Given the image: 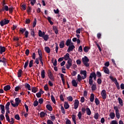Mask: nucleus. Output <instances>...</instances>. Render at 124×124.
I'll use <instances>...</instances> for the list:
<instances>
[{
	"label": "nucleus",
	"mask_w": 124,
	"mask_h": 124,
	"mask_svg": "<svg viewBox=\"0 0 124 124\" xmlns=\"http://www.w3.org/2000/svg\"><path fill=\"white\" fill-rule=\"evenodd\" d=\"M82 77H81V75H78V78L77 80L78 82H80V81H82Z\"/></svg>",
	"instance_id": "ea45409f"
},
{
	"label": "nucleus",
	"mask_w": 124,
	"mask_h": 124,
	"mask_svg": "<svg viewBox=\"0 0 124 124\" xmlns=\"http://www.w3.org/2000/svg\"><path fill=\"white\" fill-rule=\"evenodd\" d=\"M39 103L40 104H42L43 103V98H40L39 99Z\"/></svg>",
	"instance_id": "69168bd1"
},
{
	"label": "nucleus",
	"mask_w": 124,
	"mask_h": 124,
	"mask_svg": "<svg viewBox=\"0 0 124 124\" xmlns=\"http://www.w3.org/2000/svg\"><path fill=\"white\" fill-rule=\"evenodd\" d=\"M40 116L41 118H43V117H45V113H44V112L43 111H42L40 114Z\"/></svg>",
	"instance_id": "5fc2aeb1"
},
{
	"label": "nucleus",
	"mask_w": 124,
	"mask_h": 124,
	"mask_svg": "<svg viewBox=\"0 0 124 124\" xmlns=\"http://www.w3.org/2000/svg\"><path fill=\"white\" fill-rule=\"evenodd\" d=\"M0 107L1 108V113L2 114H4L5 113V110H4V105H0Z\"/></svg>",
	"instance_id": "f3484780"
},
{
	"label": "nucleus",
	"mask_w": 124,
	"mask_h": 124,
	"mask_svg": "<svg viewBox=\"0 0 124 124\" xmlns=\"http://www.w3.org/2000/svg\"><path fill=\"white\" fill-rule=\"evenodd\" d=\"M59 75H60V77L62 79V83L63 84V85L64 86V85H65V80L64 79V75H63V74H59Z\"/></svg>",
	"instance_id": "9d476101"
},
{
	"label": "nucleus",
	"mask_w": 124,
	"mask_h": 124,
	"mask_svg": "<svg viewBox=\"0 0 124 124\" xmlns=\"http://www.w3.org/2000/svg\"><path fill=\"white\" fill-rule=\"evenodd\" d=\"M109 116L111 119H114L115 117V114L114 112H110Z\"/></svg>",
	"instance_id": "a878e982"
},
{
	"label": "nucleus",
	"mask_w": 124,
	"mask_h": 124,
	"mask_svg": "<svg viewBox=\"0 0 124 124\" xmlns=\"http://www.w3.org/2000/svg\"><path fill=\"white\" fill-rule=\"evenodd\" d=\"M9 23V20H7L6 19H4V20H2L0 22V25L1 27H3L4 25H7Z\"/></svg>",
	"instance_id": "39448f33"
},
{
	"label": "nucleus",
	"mask_w": 124,
	"mask_h": 124,
	"mask_svg": "<svg viewBox=\"0 0 124 124\" xmlns=\"http://www.w3.org/2000/svg\"><path fill=\"white\" fill-rule=\"evenodd\" d=\"M67 63L65 65L66 68L68 69L69 68H70L71 66L72 65V60L71 59H69V60L67 61Z\"/></svg>",
	"instance_id": "0eeeda50"
},
{
	"label": "nucleus",
	"mask_w": 124,
	"mask_h": 124,
	"mask_svg": "<svg viewBox=\"0 0 124 124\" xmlns=\"http://www.w3.org/2000/svg\"><path fill=\"white\" fill-rule=\"evenodd\" d=\"M65 124H71V122L69 119L66 121Z\"/></svg>",
	"instance_id": "774afa93"
},
{
	"label": "nucleus",
	"mask_w": 124,
	"mask_h": 124,
	"mask_svg": "<svg viewBox=\"0 0 124 124\" xmlns=\"http://www.w3.org/2000/svg\"><path fill=\"white\" fill-rule=\"evenodd\" d=\"M67 99L68 100V101H73V97H72V96H69L68 97H67Z\"/></svg>",
	"instance_id": "4c0bfd02"
},
{
	"label": "nucleus",
	"mask_w": 124,
	"mask_h": 124,
	"mask_svg": "<svg viewBox=\"0 0 124 124\" xmlns=\"http://www.w3.org/2000/svg\"><path fill=\"white\" fill-rule=\"evenodd\" d=\"M53 31H54L56 34H58L59 31H58V28L57 27H56V26H54L53 27Z\"/></svg>",
	"instance_id": "e433bc0d"
},
{
	"label": "nucleus",
	"mask_w": 124,
	"mask_h": 124,
	"mask_svg": "<svg viewBox=\"0 0 124 124\" xmlns=\"http://www.w3.org/2000/svg\"><path fill=\"white\" fill-rule=\"evenodd\" d=\"M71 43V40L68 39L66 42V46H69V45Z\"/></svg>",
	"instance_id": "58836bf2"
},
{
	"label": "nucleus",
	"mask_w": 124,
	"mask_h": 124,
	"mask_svg": "<svg viewBox=\"0 0 124 124\" xmlns=\"http://www.w3.org/2000/svg\"><path fill=\"white\" fill-rule=\"evenodd\" d=\"M82 62L85 66L86 67H89L90 66V63H89V62H90V60L87 56H85L84 58H82Z\"/></svg>",
	"instance_id": "f03ea898"
},
{
	"label": "nucleus",
	"mask_w": 124,
	"mask_h": 124,
	"mask_svg": "<svg viewBox=\"0 0 124 124\" xmlns=\"http://www.w3.org/2000/svg\"><path fill=\"white\" fill-rule=\"evenodd\" d=\"M31 34L32 36L34 37V30H31Z\"/></svg>",
	"instance_id": "0e129e2a"
},
{
	"label": "nucleus",
	"mask_w": 124,
	"mask_h": 124,
	"mask_svg": "<svg viewBox=\"0 0 124 124\" xmlns=\"http://www.w3.org/2000/svg\"><path fill=\"white\" fill-rule=\"evenodd\" d=\"M104 72L106 74H109V69L107 67H103Z\"/></svg>",
	"instance_id": "aec40b11"
},
{
	"label": "nucleus",
	"mask_w": 124,
	"mask_h": 124,
	"mask_svg": "<svg viewBox=\"0 0 124 124\" xmlns=\"http://www.w3.org/2000/svg\"><path fill=\"white\" fill-rule=\"evenodd\" d=\"M19 31L21 34H23L26 31V28H20Z\"/></svg>",
	"instance_id": "c9c22d12"
},
{
	"label": "nucleus",
	"mask_w": 124,
	"mask_h": 124,
	"mask_svg": "<svg viewBox=\"0 0 124 124\" xmlns=\"http://www.w3.org/2000/svg\"><path fill=\"white\" fill-rule=\"evenodd\" d=\"M32 26L33 28H34L36 26V18H34Z\"/></svg>",
	"instance_id": "4d7b16f0"
},
{
	"label": "nucleus",
	"mask_w": 124,
	"mask_h": 124,
	"mask_svg": "<svg viewBox=\"0 0 124 124\" xmlns=\"http://www.w3.org/2000/svg\"><path fill=\"white\" fill-rule=\"evenodd\" d=\"M60 48H61V49H62L63 47H64V41H62L60 42V44L59 45Z\"/></svg>",
	"instance_id": "b1692460"
},
{
	"label": "nucleus",
	"mask_w": 124,
	"mask_h": 124,
	"mask_svg": "<svg viewBox=\"0 0 124 124\" xmlns=\"http://www.w3.org/2000/svg\"><path fill=\"white\" fill-rule=\"evenodd\" d=\"M43 38H44V39L45 41H47V40H48V39H49V35H44V36H43Z\"/></svg>",
	"instance_id": "f704fd0d"
},
{
	"label": "nucleus",
	"mask_w": 124,
	"mask_h": 124,
	"mask_svg": "<svg viewBox=\"0 0 124 124\" xmlns=\"http://www.w3.org/2000/svg\"><path fill=\"white\" fill-rule=\"evenodd\" d=\"M41 77L43 79L45 78V71L44 70H43L41 72Z\"/></svg>",
	"instance_id": "7c9ffc66"
},
{
	"label": "nucleus",
	"mask_w": 124,
	"mask_h": 124,
	"mask_svg": "<svg viewBox=\"0 0 124 124\" xmlns=\"http://www.w3.org/2000/svg\"><path fill=\"white\" fill-rule=\"evenodd\" d=\"M80 74L81 75H83V76L82 77V79L84 80L87 78V71H80Z\"/></svg>",
	"instance_id": "423d86ee"
},
{
	"label": "nucleus",
	"mask_w": 124,
	"mask_h": 124,
	"mask_svg": "<svg viewBox=\"0 0 124 124\" xmlns=\"http://www.w3.org/2000/svg\"><path fill=\"white\" fill-rule=\"evenodd\" d=\"M83 50L84 51V52H85V53L89 52V47L88 46L84 47L83 48Z\"/></svg>",
	"instance_id": "49530a36"
},
{
	"label": "nucleus",
	"mask_w": 124,
	"mask_h": 124,
	"mask_svg": "<svg viewBox=\"0 0 124 124\" xmlns=\"http://www.w3.org/2000/svg\"><path fill=\"white\" fill-rule=\"evenodd\" d=\"M94 100V94L93 93H92L90 96V101L91 102H93Z\"/></svg>",
	"instance_id": "393cba45"
},
{
	"label": "nucleus",
	"mask_w": 124,
	"mask_h": 124,
	"mask_svg": "<svg viewBox=\"0 0 124 124\" xmlns=\"http://www.w3.org/2000/svg\"><path fill=\"white\" fill-rule=\"evenodd\" d=\"M72 85L73 87H75V88H77L78 86V83L76 82V80L75 79H73L72 81Z\"/></svg>",
	"instance_id": "6ab92c4d"
},
{
	"label": "nucleus",
	"mask_w": 124,
	"mask_h": 124,
	"mask_svg": "<svg viewBox=\"0 0 124 124\" xmlns=\"http://www.w3.org/2000/svg\"><path fill=\"white\" fill-rule=\"evenodd\" d=\"M90 76H91L92 77V79H93H93L95 81V80H96V75L95 74V73H94L93 72L91 73L90 74Z\"/></svg>",
	"instance_id": "dca6fc26"
},
{
	"label": "nucleus",
	"mask_w": 124,
	"mask_h": 124,
	"mask_svg": "<svg viewBox=\"0 0 124 124\" xmlns=\"http://www.w3.org/2000/svg\"><path fill=\"white\" fill-rule=\"evenodd\" d=\"M114 109L115 110V114L116 116V118L118 119L120 118V113H119V109L118 107L115 106L114 107Z\"/></svg>",
	"instance_id": "20e7f679"
},
{
	"label": "nucleus",
	"mask_w": 124,
	"mask_h": 124,
	"mask_svg": "<svg viewBox=\"0 0 124 124\" xmlns=\"http://www.w3.org/2000/svg\"><path fill=\"white\" fill-rule=\"evenodd\" d=\"M55 45H56L55 51H56V53L58 54V51L59 50V46H58V44L57 43H55Z\"/></svg>",
	"instance_id": "6e6d98bb"
},
{
	"label": "nucleus",
	"mask_w": 124,
	"mask_h": 124,
	"mask_svg": "<svg viewBox=\"0 0 124 124\" xmlns=\"http://www.w3.org/2000/svg\"><path fill=\"white\" fill-rule=\"evenodd\" d=\"M74 48H75V46H74V45L69 46L67 49L68 53L73 51V49H74Z\"/></svg>",
	"instance_id": "f8f14e48"
},
{
	"label": "nucleus",
	"mask_w": 124,
	"mask_h": 124,
	"mask_svg": "<svg viewBox=\"0 0 124 124\" xmlns=\"http://www.w3.org/2000/svg\"><path fill=\"white\" fill-rule=\"evenodd\" d=\"M86 110L87 114L88 115V116H91L92 114V111H91V109H90V108H86Z\"/></svg>",
	"instance_id": "412c9836"
},
{
	"label": "nucleus",
	"mask_w": 124,
	"mask_h": 124,
	"mask_svg": "<svg viewBox=\"0 0 124 124\" xmlns=\"http://www.w3.org/2000/svg\"><path fill=\"white\" fill-rule=\"evenodd\" d=\"M45 50L46 52V53H47V54L50 53V52L51 51V49H50V48L48 46L45 47Z\"/></svg>",
	"instance_id": "cd10ccee"
},
{
	"label": "nucleus",
	"mask_w": 124,
	"mask_h": 124,
	"mask_svg": "<svg viewBox=\"0 0 124 124\" xmlns=\"http://www.w3.org/2000/svg\"><path fill=\"white\" fill-rule=\"evenodd\" d=\"M46 107L47 109L49 110V111H52L53 110V108H52V106L50 105H47Z\"/></svg>",
	"instance_id": "473e14b6"
},
{
	"label": "nucleus",
	"mask_w": 124,
	"mask_h": 124,
	"mask_svg": "<svg viewBox=\"0 0 124 124\" xmlns=\"http://www.w3.org/2000/svg\"><path fill=\"white\" fill-rule=\"evenodd\" d=\"M51 99L53 103H56V100L55 99V97H54L53 95H51Z\"/></svg>",
	"instance_id": "a18cd8bd"
},
{
	"label": "nucleus",
	"mask_w": 124,
	"mask_h": 124,
	"mask_svg": "<svg viewBox=\"0 0 124 124\" xmlns=\"http://www.w3.org/2000/svg\"><path fill=\"white\" fill-rule=\"evenodd\" d=\"M38 90L37 89V88L36 87H33L32 88H31V92L32 93H35L37 92H38Z\"/></svg>",
	"instance_id": "72a5a7b5"
},
{
	"label": "nucleus",
	"mask_w": 124,
	"mask_h": 124,
	"mask_svg": "<svg viewBox=\"0 0 124 124\" xmlns=\"http://www.w3.org/2000/svg\"><path fill=\"white\" fill-rule=\"evenodd\" d=\"M110 124H118V123L116 120H112Z\"/></svg>",
	"instance_id": "e2e57ef3"
},
{
	"label": "nucleus",
	"mask_w": 124,
	"mask_h": 124,
	"mask_svg": "<svg viewBox=\"0 0 124 124\" xmlns=\"http://www.w3.org/2000/svg\"><path fill=\"white\" fill-rule=\"evenodd\" d=\"M99 117V116L98 113H96L95 114V115H94V119H95V120H98Z\"/></svg>",
	"instance_id": "3c124183"
},
{
	"label": "nucleus",
	"mask_w": 124,
	"mask_h": 124,
	"mask_svg": "<svg viewBox=\"0 0 124 124\" xmlns=\"http://www.w3.org/2000/svg\"><path fill=\"white\" fill-rule=\"evenodd\" d=\"M25 87L26 88V89H28L29 91H31V85H30V84H29L28 83H27L25 85Z\"/></svg>",
	"instance_id": "c03bdc74"
},
{
	"label": "nucleus",
	"mask_w": 124,
	"mask_h": 124,
	"mask_svg": "<svg viewBox=\"0 0 124 124\" xmlns=\"http://www.w3.org/2000/svg\"><path fill=\"white\" fill-rule=\"evenodd\" d=\"M28 65H29V60H27V61L25 62L24 64V69H26L27 67H28Z\"/></svg>",
	"instance_id": "79ce46f5"
},
{
	"label": "nucleus",
	"mask_w": 124,
	"mask_h": 124,
	"mask_svg": "<svg viewBox=\"0 0 124 124\" xmlns=\"http://www.w3.org/2000/svg\"><path fill=\"white\" fill-rule=\"evenodd\" d=\"M10 89H11L10 85H7L4 87V91H5V92H7V91H9Z\"/></svg>",
	"instance_id": "5701e85b"
},
{
	"label": "nucleus",
	"mask_w": 124,
	"mask_h": 124,
	"mask_svg": "<svg viewBox=\"0 0 124 124\" xmlns=\"http://www.w3.org/2000/svg\"><path fill=\"white\" fill-rule=\"evenodd\" d=\"M63 58L64 59V60H65V61H68V60H69V59H71L69 58V53H66L65 55L64 56V57H63Z\"/></svg>",
	"instance_id": "a211bd4d"
},
{
	"label": "nucleus",
	"mask_w": 124,
	"mask_h": 124,
	"mask_svg": "<svg viewBox=\"0 0 124 124\" xmlns=\"http://www.w3.org/2000/svg\"><path fill=\"white\" fill-rule=\"evenodd\" d=\"M95 103L96 104V105H99V100H98V99L97 98H96L95 99Z\"/></svg>",
	"instance_id": "8fccbe9b"
},
{
	"label": "nucleus",
	"mask_w": 124,
	"mask_h": 124,
	"mask_svg": "<svg viewBox=\"0 0 124 124\" xmlns=\"http://www.w3.org/2000/svg\"><path fill=\"white\" fill-rule=\"evenodd\" d=\"M93 77H92V76H89V84L91 86L92 85H93Z\"/></svg>",
	"instance_id": "2eb2a0df"
},
{
	"label": "nucleus",
	"mask_w": 124,
	"mask_h": 124,
	"mask_svg": "<svg viewBox=\"0 0 124 124\" xmlns=\"http://www.w3.org/2000/svg\"><path fill=\"white\" fill-rule=\"evenodd\" d=\"M15 104H14V101H13V100H11L10 103L13 107H18V105L21 103V100L20 99V98H16L15 99Z\"/></svg>",
	"instance_id": "f257e3e1"
},
{
	"label": "nucleus",
	"mask_w": 124,
	"mask_h": 124,
	"mask_svg": "<svg viewBox=\"0 0 124 124\" xmlns=\"http://www.w3.org/2000/svg\"><path fill=\"white\" fill-rule=\"evenodd\" d=\"M64 107L65 109H68L69 106L68 105V103L67 102H64Z\"/></svg>",
	"instance_id": "2f4dec72"
},
{
	"label": "nucleus",
	"mask_w": 124,
	"mask_h": 124,
	"mask_svg": "<svg viewBox=\"0 0 124 124\" xmlns=\"http://www.w3.org/2000/svg\"><path fill=\"white\" fill-rule=\"evenodd\" d=\"M102 97L103 99H106V91L103 90L101 93Z\"/></svg>",
	"instance_id": "6e6552de"
},
{
	"label": "nucleus",
	"mask_w": 124,
	"mask_h": 124,
	"mask_svg": "<svg viewBox=\"0 0 124 124\" xmlns=\"http://www.w3.org/2000/svg\"><path fill=\"white\" fill-rule=\"evenodd\" d=\"M47 124H54V123L50 120H48L47 121Z\"/></svg>",
	"instance_id": "338daca9"
},
{
	"label": "nucleus",
	"mask_w": 124,
	"mask_h": 124,
	"mask_svg": "<svg viewBox=\"0 0 124 124\" xmlns=\"http://www.w3.org/2000/svg\"><path fill=\"white\" fill-rule=\"evenodd\" d=\"M96 90V85L95 84H92V91H95Z\"/></svg>",
	"instance_id": "a19ab883"
},
{
	"label": "nucleus",
	"mask_w": 124,
	"mask_h": 124,
	"mask_svg": "<svg viewBox=\"0 0 124 124\" xmlns=\"http://www.w3.org/2000/svg\"><path fill=\"white\" fill-rule=\"evenodd\" d=\"M72 117L73 121L74 122V124H76V115L73 114Z\"/></svg>",
	"instance_id": "bb28decb"
},
{
	"label": "nucleus",
	"mask_w": 124,
	"mask_h": 124,
	"mask_svg": "<svg viewBox=\"0 0 124 124\" xmlns=\"http://www.w3.org/2000/svg\"><path fill=\"white\" fill-rule=\"evenodd\" d=\"M6 50V48H5V47L0 46V54H2V53H4Z\"/></svg>",
	"instance_id": "ddd939ff"
},
{
	"label": "nucleus",
	"mask_w": 124,
	"mask_h": 124,
	"mask_svg": "<svg viewBox=\"0 0 124 124\" xmlns=\"http://www.w3.org/2000/svg\"><path fill=\"white\" fill-rule=\"evenodd\" d=\"M47 73H48V76L49 78L51 80H53L54 77H53V74H52V72L51 71V70H48Z\"/></svg>",
	"instance_id": "1a4fd4ad"
},
{
	"label": "nucleus",
	"mask_w": 124,
	"mask_h": 124,
	"mask_svg": "<svg viewBox=\"0 0 124 124\" xmlns=\"http://www.w3.org/2000/svg\"><path fill=\"white\" fill-rule=\"evenodd\" d=\"M5 117L6 118V120L8 123H10V119L9 118V116L7 115V114L5 115Z\"/></svg>",
	"instance_id": "052dcab7"
},
{
	"label": "nucleus",
	"mask_w": 124,
	"mask_h": 124,
	"mask_svg": "<svg viewBox=\"0 0 124 124\" xmlns=\"http://www.w3.org/2000/svg\"><path fill=\"white\" fill-rule=\"evenodd\" d=\"M3 8H4V10L5 11H8L9 10V8L7 6V5H5L4 6H3Z\"/></svg>",
	"instance_id": "13d9d810"
},
{
	"label": "nucleus",
	"mask_w": 124,
	"mask_h": 124,
	"mask_svg": "<svg viewBox=\"0 0 124 124\" xmlns=\"http://www.w3.org/2000/svg\"><path fill=\"white\" fill-rule=\"evenodd\" d=\"M9 11L10 13H12L13 12V7H11L9 8Z\"/></svg>",
	"instance_id": "680f3d73"
},
{
	"label": "nucleus",
	"mask_w": 124,
	"mask_h": 124,
	"mask_svg": "<svg viewBox=\"0 0 124 124\" xmlns=\"http://www.w3.org/2000/svg\"><path fill=\"white\" fill-rule=\"evenodd\" d=\"M10 105V102H8L5 107L6 110H9V106Z\"/></svg>",
	"instance_id": "c756f323"
},
{
	"label": "nucleus",
	"mask_w": 124,
	"mask_h": 124,
	"mask_svg": "<svg viewBox=\"0 0 124 124\" xmlns=\"http://www.w3.org/2000/svg\"><path fill=\"white\" fill-rule=\"evenodd\" d=\"M0 62H3L4 64H6V59L4 57L2 58V60H1V58H0Z\"/></svg>",
	"instance_id": "4be33fe9"
},
{
	"label": "nucleus",
	"mask_w": 124,
	"mask_h": 124,
	"mask_svg": "<svg viewBox=\"0 0 124 124\" xmlns=\"http://www.w3.org/2000/svg\"><path fill=\"white\" fill-rule=\"evenodd\" d=\"M118 101L120 106H121V107L123 106L124 104H123V101L122 99H121V98H118Z\"/></svg>",
	"instance_id": "c85d7f7f"
},
{
	"label": "nucleus",
	"mask_w": 124,
	"mask_h": 124,
	"mask_svg": "<svg viewBox=\"0 0 124 124\" xmlns=\"http://www.w3.org/2000/svg\"><path fill=\"white\" fill-rule=\"evenodd\" d=\"M31 4L33 6L34 4H35V2H36V0H31Z\"/></svg>",
	"instance_id": "37998d69"
},
{
	"label": "nucleus",
	"mask_w": 124,
	"mask_h": 124,
	"mask_svg": "<svg viewBox=\"0 0 124 124\" xmlns=\"http://www.w3.org/2000/svg\"><path fill=\"white\" fill-rule=\"evenodd\" d=\"M79 106V100L78 99H76L75 100V103H74V108L75 109H77Z\"/></svg>",
	"instance_id": "9b49d317"
},
{
	"label": "nucleus",
	"mask_w": 124,
	"mask_h": 124,
	"mask_svg": "<svg viewBox=\"0 0 124 124\" xmlns=\"http://www.w3.org/2000/svg\"><path fill=\"white\" fill-rule=\"evenodd\" d=\"M38 35L40 37H43L45 35V32H42L41 30L39 31Z\"/></svg>",
	"instance_id": "4468645a"
},
{
	"label": "nucleus",
	"mask_w": 124,
	"mask_h": 124,
	"mask_svg": "<svg viewBox=\"0 0 124 124\" xmlns=\"http://www.w3.org/2000/svg\"><path fill=\"white\" fill-rule=\"evenodd\" d=\"M15 118L16 120H17V121H20V116H19V114H16L15 116Z\"/></svg>",
	"instance_id": "603ef678"
},
{
	"label": "nucleus",
	"mask_w": 124,
	"mask_h": 124,
	"mask_svg": "<svg viewBox=\"0 0 124 124\" xmlns=\"http://www.w3.org/2000/svg\"><path fill=\"white\" fill-rule=\"evenodd\" d=\"M33 105L34 107H36L38 105V101H34L33 103Z\"/></svg>",
	"instance_id": "bf43d9fd"
},
{
	"label": "nucleus",
	"mask_w": 124,
	"mask_h": 124,
	"mask_svg": "<svg viewBox=\"0 0 124 124\" xmlns=\"http://www.w3.org/2000/svg\"><path fill=\"white\" fill-rule=\"evenodd\" d=\"M78 117L79 120H81L82 119V113L81 112V111H79L78 112Z\"/></svg>",
	"instance_id": "864d4df0"
},
{
	"label": "nucleus",
	"mask_w": 124,
	"mask_h": 124,
	"mask_svg": "<svg viewBox=\"0 0 124 124\" xmlns=\"http://www.w3.org/2000/svg\"><path fill=\"white\" fill-rule=\"evenodd\" d=\"M21 76H22V70H18V77L20 78L21 77Z\"/></svg>",
	"instance_id": "de8ad7c7"
},
{
	"label": "nucleus",
	"mask_w": 124,
	"mask_h": 124,
	"mask_svg": "<svg viewBox=\"0 0 124 124\" xmlns=\"http://www.w3.org/2000/svg\"><path fill=\"white\" fill-rule=\"evenodd\" d=\"M33 64V60H31L29 62V67H31Z\"/></svg>",
	"instance_id": "09e8293b"
},
{
	"label": "nucleus",
	"mask_w": 124,
	"mask_h": 124,
	"mask_svg": "<svg viewBox=\"0 0 124 124\" xmlns=\"http://www.w3.org/2000/svg\"><path fill=\"white\" fill-rule=\"evenodd\" d=\"M109 78H110L111 80H112V81H113V82H114V84H115V85L116 86V87L117 88V89L118 90H120V86L119 85V82H118L117 78H114L113 77H112V76H110L109 77Z\"/></svg>",
	"instance_id": "7ed1b4c3"
}]
</instances>
